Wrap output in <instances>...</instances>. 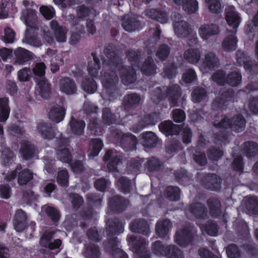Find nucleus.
Segmentation results:
<instances>
[{"label":"nucleus","instance_id":"nucleus-1","mask_svg":"<svg viewBox=\"0 0 258 258\" xmlns=\"http://www.w3.org/2000/svg\"><path fill=\"white\" fill-rule=\"evenodd\" d=\"M114 47L112 45H108L104 49V53L107 57L104 61L103 66L107 71L113 67H118L119 57L115 54ZM120 78L123 84L127 85L133 83L136 80V73L134 69L130 67L118 66ZM101 80L104 87L109 90L114 88L118 81V78L116 73L113 71L105 72L101 77Z\"/></svg>","mask_w":258,"mask_h":258},{"label":"nucleus","instance_id":"nucleus-2","mask_svg":"<svg viewBox=\"0 0 258 258\" xmlns=\"http://www.w3.org/2000/svg\"><path fill=\"white\" fill-rule=\"evenodd\" d=\"M180 95L179 87L177 85H171L168 87L163 88L162 90L160 87H157L152 92L151 99L156 103L168 97L171 106L177 105V100Z\"/></svg>","mask_w":258,"mask_h":258},{"label":"nucleus","instance_id":"nucleus-3","mask_svg":"<svg viewBox=\"0 0 258 258\" xmlns=\"http://www.w3.org/2000/svg\"><path fill=\"white\" fill-rule=\"evenodd\" d=\"M173 21V26L174 32L179 37H186L191 36L193 37V43H197L198 38L191 27L184 21L182 16L179 13H174L172 15Z\"/></svg>","mask_w":258,"mask_h":258},{"label":"nucleus","instance_id":"nucleus-4","mask_svg":"<svg viewBox=\"0 0 258 258\" xmlns=\"http://www.w3.org/2000/svg\"><path fill=\"white\" fill-rule=\"evenodd\" d=\"M245 123L244 118L242 115H237L230 118L225 117L220 122H215L214 125L217 127L230 128L233 131L241 132L244 130Z\"/></svg>","mask_w":258,"mask_h":258},{"label":"nucleus","instance_id":"nucleus-5","mask_svg":"<svg viewBox=\"0 0 258 258\" xmlns=\"http://www.w3.org/2000/svg\"><path fill=\"white\" fill-rule=\"evenodd\" d=\"M128 242L132 246L134 252L141 258H149V252L147 250L148 242L142 237L130 235L127 237Z\"/></svg>","mask_w":258,"mask_h":258},{"label":"nucleus","instance_id":"nucleus-6","mask_svg":"<svg viewBox=\"0 0 258 258\" xmlns=\"http://www.w3.org/2000/svg\"><path fill=\"white\" fill-rule=\"evenodd\" d=\"M196 231L190 225L178 230L174 236L175 242L179 246L186 247L192 240Z\"/></svg>","mask_w":258,"mask_h":258},{"label":"nucleus","instance_id":"nucleus-7","mask_svg":"<svg viewBox=\"0 0 258 258\" xmlns=\"http://www.w3.org/2000/svg\"><path fill=\"white\" fill-rule=\"evenodd\" d=\"M69 17L70 23L72 25V29L77 31L76 32L73 31L69 42L71 45H75L81 39V26L79 25L81 22V6L77 7V15L72 14L69 16Z\"/></svg>","mask_w":258,"mask_h":258},{"label":"nucleus","instance_id":"nucleus-8","mask_svg":"<svg viewBox=\"0 0 258 258\" xmlns=\"http://www.w3.org/2000/svg\"><path fill=\"white\" fill-rule=\"evenodd\" d=\"M37 131L42 139L52 140L56 136V128L54 125L45 122H41L37 125Z\"/></svg>","mask_w":258,"mask_h":258},{"label":"nucleus","instance_id":"nucleus-9","mask_svg":"<svg viewBox=\"0 0 258 258\" xmlns=\"http://www.w3.org/2000/svg\"><path fill=\"white\" fill-rule=\"evenodd\" d=\"M237 62L239 64H244V67L246 71L252 74L258 73V64L254 61L247 60V57L244 53L238 50L236 53Z\"/></svg>","mask_w":258,"mask_h":258},{"label":"nucleus","instance_id":"nucleus-10","mask_svg":"<svg viewBox=\"0 0 258 258\" xmlns=\"http://www.w3.org/2000/svg\"><path fill=\"white\" fill-rule=\"evenodd\" d=\"M28 217L26 213L22 209L16 211L13 219V226L17 232H22L27 227Z\"/></svg>","mask_w":258,"mask_h":258},{"label":"nucleus","instance_id":"nucleus-11","mask_svg":"<svg viewBox=\"0 0 258 258\" xmlns=\"http://www.w3.org/2000/svg\"><path fill=\"white\" fill-rule=\"evenodd\" d=\"M219 28L215 24L202 25L199 28L198 33L203 40H208L210 37L218 34Z\"/></svg>","mask_w":258,"mask_h":258},{"label":"nucleus","instance_id":"nucleus-12","mask_svg":"<svg viewBox=\"0 0 258 258\" xmlns=\"http://www.w3.org/2000/svg\"><path fill=\"white\" fill-rule=\"evenodd\" d=\"M15 64L24 65L33 58V53L28 50L19 47L14 50Z\"/></svg>","mask_w":258,"mask_h":258},{"label":"nucleus","instance_id":"nucleus-13","mask_svg":"<svg viewBox=\"0 0 258 258\" xmlns=\"http://www.w3.org/2000/svg\"><path fill=\"white\" fill-rule=\"evenodd\" d=\"M50 27L58 42H64L67 40V30L65 26L60 25L57 21L52 20L50 22Z\"/></svg>","mask_w":258,"mask_h":258},{"label":"nucleus","instance_id":"nucleus-14","mask_svg":"<svg viewBox=\"0 0 258 258\" xmlns=\"http://www.w3.org/2000/svg\"><path fill=\"white\" fill-rule=\"evenodd\" d=\"M50 27L58 42H64L67 40V30L65 26L60 25L57 21L52 20L50 22Z\"/></svg>","mask_w":258,"mask_h":258},{"label":"nucleus","instance_id":"nucleus-15","mask_svg":"<svg viewBox=\"0 0 258 258\" xmlns=\"http://www.w3.org/2000/svg\"><path fill=\"white\" fill-rule=\"evenodd\" d=\"M219 64V60L216 55L213 52H208L205 54L203 63L200 69L203 72H206L207 70H212L217 67Z\"/></svg>","mask_w":258,"mask_h":258},{"label":"nucleus","instance_id":"nucleus-16","mask_svg":"<svg viewBox=\"0 0 258 258\" xmlns=\"http://www.w3.org/2000/svg\"><path fill=\"white\" fill-rule=\"evenodd\" d=\"M37 85V91L39 95L43 99H48L51 93V85L45 78L36 80Z\"/></svg>","mask_w":258,"mask_h":258},{"label":"nucleus","instance_id":"nucleus-17","mask_svg":"<svg viewBox=\"0 0 258 258\" xmlns=\"http://www.w3.org/2000/svg\"><path fill=\"white\" fill-rule=\"evenodd\" d=\"M36 149L35 146L28 141L21 143L20 153L25 160H30L35 156Z\"/></svg>","mask_w":258,"mask_h":258},{"label":"nucleus","instance_id":"nucleus-18","mask_svg":"<svg viewBox=\"0 0 258 258\" xmlns=\"http://www.w3.org/2000/svg\"><path fill=\"white\" fill-rule=\"evenodd\" d=\"M130 229L133 232L141 233L147 236H149L150 233L147 222L143 219H137L132 222Z\"/></svg>","mask_w":258,"mask_h":258},{"label":"nucleus","instance_id":"nucleus-19","mask_svg":"<svg viewBox=\"0 0 258 258\" xmlns=\"http://www.w3.org/2000/svg\"><path fill=\"white\" fill-rule=\"evenodd\" d=\"M106 225V232L109 235L117 234L123 232V223L118 219L108 220Z\"/></svg>","mask_w":258,"mask_h":258},{"label":"nucleus","instance_id":"nucleus-20","mask_svg":"<svg viewBox=\"0 0 258 258\" xmlns=\"http://www.w3.org/2000/svg\"><path fill=\"white\" fill-rule=\"evenodd\" d=\"M105 160H109L107 163V167L110 171H114L117 169V166L121 164L120 156L113 153L111 151H108L104 157Z\"/></svg>","mask_w":258,"mask_h":258},{"label":"nucleus","instance_id":"nucleus-21","mask_svg":"<svg viewBox=\"0 0 258 258\" xmlns=\"http://www.w3.org/2000/svg\"><path fill=\"white\" fill-rule=\"evenodd\" d=\"M21 18L24 21L27 27L33 28V25L35 24L37 19L36 11L32 9L23 10Z\"/></svg>","mask_w":258,"mask_h":258},{"label":"nucleus","instance_id":"nucleus-22","mask_svg":"<svg viewBox=\"0 0 258 258\" xmlns=\"http://www.w3.org/2000/svg\"><path fill=\"white\" fill-rule=\"evenodd\" d=\"M65 114L66 109L63 107L53 106L48 113V117L52 121L55 123H59L63 119Z\"/></svg>","mask_w":258,"mask_h":258},{"label":"nucleus","instance_id":"nucleus-23","mask_svg":"<svg viewBox=\"0 0 258 258\" xmlns=\"http://www.w3.org/2000/svg\"><path fill=\"white\" fill-rule=\"evenodd\" d=\"M171 227L172 224L170 220H160L156 224V233L160 237H164L167 235Z\"/></svg>","mask_w":258,"mask_h":258},{"label":"nucleus","instance_id":"nucleus-24","mask_svg":"<svg viewBox=\"0 0 258 258\" xmlns=\"http://www.w3.org/2000/svg\"><path fill=\"white\" fill-rule=\"evenodd\" d=\"M11 108L8 97L0 98V122H5L9 117Z\"/></svg>","mask_w":258,"mask_h":258},{"label":"nucleus","instance_id":"nucleus-25","mask_svg":"<svg viewBox=\"0 0 258 258\" xmlns=\"http://www.w3.org/2000/svg\"><path fill=\"white\" fill-rule=\"evenodd\" d=\"M60 90L66 94L75 93L77 90L75 82L70 78H64L60 81Z\"/></svg>","mask_w":258,"mask_h":258},{"label":"nucleus","instance_id":"nucleus-26","mask_svg":"<svg viewBox=\"0 0 258 258\" xmlns=\"http://www.w3.org/2000/svg\"><path fill=\"white\" fill-rule=\"evenodd\" d=\"M155 117H157L155 113L149 114L145 116L141 121L140 122L139 124L133 126L131 128V130L135 133H138L145 126L155 124L157 121V119L155 118Z\"/></svg>","mask_w":258,"mask_h":258},{"label":"nucleus","instance_id":"nucleus-27","mask_svg":"<svg viewBox=\"0 0 258 258\" xmlns=\"http://www.w3.org/2000/svg\"><path fill=\"white\" fill-rule=\"evenodd\" d=\"M183 57L188 62L196 64L201 58L200 51L198 48H189L184 51Z\"/></svg>","mask_w":258,"mask_h":258},{"label":"nucleus","instance_id":"nucleus-28","mask_svg":"<svg viewBox=\"0 0 258 258\" xmlns=\"http://www.w3.org/2000/svg\"><path fill=\"white\" fill-rule=\"evenodd\" d=\"M226 20L228 25L232 27L233 30H230L233 33H235L240 22V18L234 10H231L227 13Z\"/></svg>","mask_w":258,"mask_h":258},{"label":"nucleus","instance_id":"nucleus-29","mask_svg":"<svg viewBox=\"0 0 258 258\" xmlns=\"http://www.w3.org/2000/svg\"><path fill=\"white\" fill-rule=\"evenodd\" d=\"M128 204L127 201L119 197H113L109 202V208L117 212L124 210Z\"/></svg>","mask_w":258,"mask_h":258},{"label":"nucleus","instance_id":"nucleus-30","mask_svg":"<svg viewBox=\"0 0 258 258\" xmlns=\"http://www.w3.org/2000/svg\"><path fill=\"white\" fill-rule=\"evenodd\" d=\"M160 130L166 135H177L179 133V126L173 124L170 120L165 121L162 122L159 125Z\"/></svg>","mask_w":258,"mask_h":258},{"label":"nucleus","instance_id":"nucleus-31","mask_svg":"<svg viewBox=\"0 0 258 258\" xmlns=\"http://www.w3.org/2000/svg\"><path fill=\"white\" fill-rule=\"evenodd\" d=\"M33 178V172L28 168L21 170L18 174V183L20 185H26Z\"/></svg>","mask_w":258,"mask_h":258},{"label":"nucleus","instance_id":"nucleus-32","mask_svg":"<svg viewBox=\"0 0 258 258\" xmlns=\"http://www.w3.org/2000/svg\"><path fill=\"white\" fill-rule=\"evenodd\" d=\"M146 15L153 19H156L161 23H166L168 20V17L164 12L159 11L155 9L147 10Z\"/></svg>","mask_w":258,"mask_h":258},{"label":"nucleus","instance_id":"nucleus-33","mask_svg":"<svg viewBox=\"0 0 258 258\" xmlns=\"http://www.w3.org/2000/svg\"><path fill=\"white\" fill-rule=\"evenodd\" d=\"M210 214L213 217H218L221 214V203L218 199L211 198L208 201Z\"/></svg>","mask_w":258,"mask_h":258},{"label":"nucleus","instance_id":"nucleus-34","mask_svg":"<svg viewBox=\"0 0 258 258\" xmlns=\"http://www.w3.org/2000/svg\"><path fill=\"white\" fill-rule=\"evenodd\" d=\"M56 154L57 159L62 163H70L72 161V155L68 148L57 149Z\"/></svg>","mask_w":258,"mask_h":258},{"label":"nucleus","instance_id":"nucleus-35","mask_svg":"<svg viewBox=\"0 0 258 258\" xmlns=\"http://www.w3.org/2000/svg\"><path fill=\"white\" fill-rule=\"evenodd\" d=\"M118 241L116 238L111 239L108 244V247L111 248L112 254L114 258H127L126 254L121 249L116 247L117 246Z\"/></svg>","mask_w":258,"mask_h":258},{"label":"nucleus","instance_id":"nucleus-36","mask_svg":"<svg viewBox=\"0 0 258 258\" xmlns=\"http://www.w3.org/2000/svg\"><path fill=\"white\" fill-rule=\"evenodd\" d=\"M156 69V67L153 59L151 57H148L141 67L142 73L147 76L153 75Z\"/></svg>","mask_w":258,"mask_h":258},{"label":"nucleus","instance_id":"nucleus-37","mask_svg":"<svg viewBox=\"0 0 258 258\" xmlns=\"http://www.w3.org/2000/svg\"><path fill=\"white\" fill-rule=\"evenodd\" d=\"M237 42L236 37L231 34L224 39L222 42V47L226 51H233L237 47Z\"/></svg>","mask_w":258,"mask_h":258},{"label":"nucleus","instance_id":"nucleus-38","mask_svg":"<svg viewBox=\"0 0 258 258\" xmlns=\"http://www.w3.org/2000/svg\"><path fill=\"white\" fill-rule=\"evenodd\" d=\"M43 210L49 219L53 223H57L60 219V215L58 210L53 207L45 206Z\"/></svg>","mask_w":258,"mask_h":258},{"label":"nucleus","instance_id":"nucleus-39","mask_svg":"<svg viewBox=\"0 0 258 258\" xmlns=\"http://www.w3.org/2000/svg\"><path fill=\"white\" fill-rule=\"evenodd\" d=\"M181 5L183 11L189 14L195 13L199 9L197 0H184Z\"/></svg>","mask_w":258,"mask_h":258},{"label":"nucleus","instance_id":"nucleus-40","mask_svg":"<svg viewBox=\"0 0 258 258\" xmlns=\"http://www.w3.org/2000/svg\"><path fill=\"white\" fill-rule=\"evenodd\" d=\"M243 152L247 156H254L258 153V145L253 142H246L243 146Z\"/></svg>","mask_w":258,"mask_h":258},{"label":"nucleus","instance_id":"nucleus-41","mask_svg":"<svg viewBox=\"0 0 258 258\" xmlns=\"http://www.w3.org/2000/svg\"><path fill=\"white\" fill-rule=\"evenodd\" d=\"M188 210L198 218L204 219L207 216L205 208L199 203L191 205Z\"/></svg>","mask_w":258,"mask_h":258},{"label":"nucleus","instance_id":"nucleus-42","mask_svg":"<svg viewBox=\"0 0 258 258\" xmlns=\"http://www.w3.org/2000/svg\"><path fill=\"white\" fill-rule=\"evenodd\" d=\"M57 230L55 229H49L45 230L41 236L39 243L41 246H46L49 242L51 241V240L56 234Z\"/></svg>","mask_w":258,"mask_h":258},{"label":"nucleus","instance_id":"nucleus-43","mask_svg":"<svg viewBox=\"0 0 258 258\" xmlns=\"http://www.w3.org/2000/svg\"><path fill=\"white\" fill-rule=\"evenodd\" d=\"M142 136L144 139L145 146L150 148L156 146L157 142V138L153 132H148L143 133Z\"/></svg>","mask_w":258,"mask_h":258},{"label":"nucleus","instance_id":"nucleus-44","mask_svg":"<svg viewBox=\"0 0 258 258\" xmlns=\"http://www.w3.org/2000/svg\"><path fill=\"white\" fill-rule=\"evenodd\" d=\"M165 256L167 258H183V255L180 249L174 245H170L167 247Z\"/></svg>","mask_w":258,"mask_h":258},{"label":"nucleus","instance_id":"nucleus-45","mask_svg":"<svg viewBox=\"0 0 258 258\" xmlns=\"http://www.w3.org/2000/svg\"><path fill=\"white\" fill-rule=\"evenodd\" d=\"M117 185L119 189L124 193L129 192L134 187V184L124 177H121L118 179Z\"/></svg>","mask_w":258,"mask_h":258},{"label":"nucleus","instance_id":"nucleus-46","mask_svg":"<svg viewBox=\"0 0 258 258\" xmlns=\"http://www.w3.org/2000/svg\"><path fill=\"white\" fill-rule=\"evenodd\" d=\"M122 27L125 30L132 32L138 29V22L134 18L125 17L123 20Z\"/></svg>","mask_w":258,"mask_h":258},{"label":"nucleus","instance_id":"nucleus-47","mask_svg":"<svg viewBox=\"0 0 258 258\" xmlns=\"http://www.w3.org/2000/svg\"><path fill=\"white\" fill-rule=\"evenodd\" d=\"M246 208L250 213H258V200L255 197H249L245 204Z\"/></svg>","mask_w":258,"mask_h":258},{"label":"nucleus","instance_id":"nucleus-48","mask_svg":"<svg viewBox=\"0 0 258 258\" xmlns=\"http://www.w3.org/2000/svg\"><path fill=\"white\" fill-rule=\"evenodd\" d=\"M15 155L9 148L3 150L2 155V164L5 166H9L13 162Z\"/></svg>","mask_w":258,"mask_h":258},{"label":"nucleus","instance_id":"nucleus-49","mask_svg":"<svg viewBox=\"0 0 258 258\" xmlns=\"http://www.w3.org/2000/svg\"><path fill=\"white\" fill-rule=\"evenodd\" d=\"M179 188L176 186L168 187L165 192V197L170 201H177L179 198Z\"/></svg>","mask_w":258,"mask_h":258},{"label":"nucleus","instance_id":"nucleus-50","mask_svg":"<svg viewBox=\"0 0 258 258\" xmlns=\"http://www.w3.org/2000/svg\"><path fill=\"white\" fill-rule=\"evenodd\" d=\"M234 101V93L232 91H228L222 95V97L218 101V107H223L224 106L228 105L230 103Z\"/></svg>","mask_w":258,"mask_h":258},{"label":"nucleus","instance_id":"nucleus-51","mask_svg":"<svg viewBox=\"0 0 258 258\" xmlns=\"http://www.w3.org/2000/svg\"><path fill=\"white\" fill-rule=\"evenodd\" d=\"M85 256L86 258H101L99 248L94 244H91L87 247Z\"/></svg>","mask_w":258,"mask_h":258},{"label":"nucleus","instance_id":"nucleus-52","mask_svg":"<svg viewBox=\"0 0 258 258\" xmlns=\"http://www.w3.org/2000/svg\"><path fill=\"white\" fill-rule=\"evenodd\" d=\"M206 185L213 189L218 187L221 183V178L215 174H209L205 178Z\"/></svg>","mask_w":258,"mask_h":258},{"label":"nucleus","instance_id":"nucleus-53","mask_svg":"<svg viewBox=\"0 0 258 258\" xmlns=\"http://www.w3.org/2000/svg\"><path fill=\"white\" fill-rule=\"evenodd\" d=\"M69 173L67 170H62L58 172L56 177L57 183L63 187H67L69 184Z\"/></svg>","mask_w":258,"mask_h":258},{"label":"nucleus","instance_id":"nucleus-54","mask_svg":"<svg viewBox=\"0 0 258 258\" xmlns=\"http://www.w3.org/2000/svg\"><path fill=\"white\" fill-rule=\"evenodd\" d=\"M241 76L236 72L229 74L226 78V82L232 86H237L241 82Z\"/></svg>","mask_w":258,"mask_h":258},{"label":"nucleus","instance_id":"nucleus-55","mask_svg":"<svg viewBox=\"0 0 258 258\" xmlns=\"http://www.w3.org/2000/svg\"><path fill=\"white\" fill-rule=\"evenodd\" d=\"M122 144L127 143L129 144L128 148L130 150L134 149L138 144V140L136 137L130 133H126L123 135L121 139Z\"/></svg>","mask_w":258,"mask_h":258},{"label":"nucleus","instance_id":"nucleus-56","mask_svg":"<svg viewBox=\"0 0 258 258\" xmlns=\"http://www.w3.org/2000/svg\"><path fill=\"white\" fill-rule=\"evenodd\" d=\"M167 246H164L161 241H156L152 245V252L157 255H165L167 251Z\"/></svg>","mask_w":258,"mask_h":258},{"label":"nucleus","instance_id":"nucleus-57","mask_svg":"<svg viewBox=\"0 0 258 258\" xmlns=\"http://www.w3.org/2000/svg\"><path fill=\"white\" fill-rule=\"evenodd\" d=\"M170 48L166 45H161L157 49L156 52V57L160 60H163L169 55Z\"/></svg>","mask_w":258,"mask_h":258},{"label":"nucleus","instance_id":"nucleus-58","mask_svg":"<svg viewBox=\"0 0 258 258\" xmlns=\"http://www.w3.org/2000/svg\"><path fill=\"white\" fill-rule=\"evenodd\" d=\"M33 30L27 29L25 33V39L27 43L31 45L37 46L39 45V42L37 36L32 32Z\"/></svg>","mask_w":258,"mask_h":258},{"label":"nucleus","instance_id":"nucleus-59","mask_svg":"<svg viewBox=\"0 0 258 258\" xmlns=\"http://www.w3.org/2000/svg\"><path fill=\"white\" fill-rule=\"evenodd\" d=\"M200 227L202 230H205L209 235L213 236L217 235L218 228L217 225L213 222L209 221L205 227L201 226Z\"/></svg>","mask_w":258,"mask_h":258},{"label":"nucleus","instance_id":"nucleus-60","mask_svg":"<svg viewBox=\"0 0 258 258\" xmlns=\"http://www.w3.org/2000/svg\"><path fill=\"white\" fill-rule=\"evenodd\" d=\"M103 147V144L101 140L97 139H92L90 143V149L93 156L98 155Z\"/></svg>","mask_w":258,"mask_h":258},{"label":"nucleus","instance_id":"nucleus-61","mask_svg":"<svg viewBox=\"0 0 258 258\" xmlns=\"http://www.w3.org/2000/svg\"><path fill=\"white\" fill-rule=\"evenodd\" d=\"M191 96L194 102H199L206 98L207 93L205 89L197 88L193 91Z\"/></svg>","mask_w":258,"mask_h":258},{"label":"nucleus","instance_id":"nucleus-62","mask_svg":"<svg viewBox=\"0 0 258 258\" xmlns=\"http://www.w3.org/2000/svg\"><path fill=\"white\" fill-rule=\"evenodd\" d=\"M221 0H206L209 11L213 13H219L221 11Z\"/></svg>","mask_w":258,"mask_h":258},{"label":"nucleus","instance_id":"nucleus-63","mask_svg":"<svg viewBox=\"0 0 258 258\" xmlns=\"http://www.w3.org/2000/svg\"><path fill=\"white\" fill-rule=\"evenodd\" d=\"M93 61L89 63L88 71L90 75L96 77L98 73V71L100 69V63L99 59L94 55Z\"/></svg>","mask_w":258,"mask_h":258},{"label":"nucleus","instance_id":"nucleus-64","mask_svg":"<svg viewBox=\"0 0 258 258\" xmlns=\"http://www.w3.org/2000/svg\"><path fill=\"white\" fill-rule=\"evenodd\" d=\"M15 32L10 27L5 29L4 36L2 40L6 43H12L14 42L15 37Z\"/></svg>","mask_w":258,"mask_h":258}]
</instances>
